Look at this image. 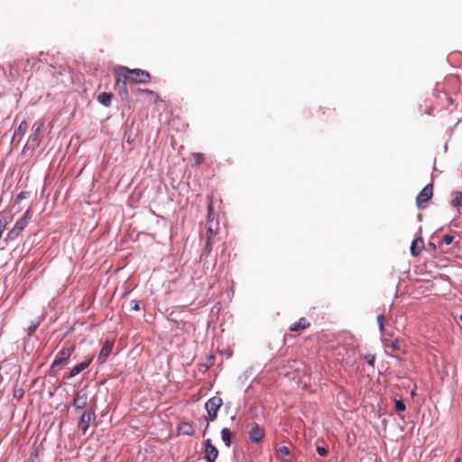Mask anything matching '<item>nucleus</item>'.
I'll use <instances>...</instances> for the list:
<instances>
[{"label":"nucleus","mask_w":462,"mask_h":462,"mask_svg":"<svg viewBox=\"0 0 462 462\" xmlns=\"http://www.w3.org/2000/svg\"><path fill=\"white\" fill-rule=\"evenodd\" d=\"M93 393L89 395V405L88 410L97 412L98 410V402L100 397L106 398L109 393L107 387L104 386L103 382H96L93 387H91Z\"/></svg>","instance_id":"nucleus-3"},{"label":"nucleus","mask_w":462,"mask_h":462,"mask_svg":"<svg viewBox=\"0 0 462 462\" xmlns=\"http://www.w3.org/2000/svg\"><path fill=\"white\" fill-rule=\"evenodd\" d=\"M249 377V372L245 371L241 376H239V380L244 383Z\"/></svg>","instance_id":"nucleus-39"},{"label":"nucleus","mask_w":462,"mask_h":462,"mask_svg":"<svg viewBox=\"0 0 462 462\" xmlns=\"http://www.w3.org/2000/svg\"><path fill=\"white\" fill-rule=\"evenodd\" d=\"M75 346H63L55 356L54 360L51 365V372L50 375L56 376L55 368L59 366H62L65 365L69 359L71 354L74 352Z\"/></svg>","instance_id":"nucleus-5"},{"label":"nucleus","mask_w":462,"mask_h":462,"mask_svg":"<svg viewBox=\"0 0 462 462\" xmlns=\"http://www.w3.org/2000/svg\"><path fill=\"white\" fill-rule=\"evenodd\" d=\"M45 124L43 120H37L32 125V134L29 136V139L23 148V152L26 150H34L39 146V136L44 129Z\"/></svg>","instance_id":"nucleus-4"},{"label":"nucleus","mask_w":462,"mask_h":462,"mask_svg":"<svg viewBox=\"0 0 462 462\" xmlns=\"http://www.w3.org/2000/svg\"><path fill=\"white\" fill-rule=\"evenodd\" d=\"M220 436L225 446L230 448L232 439L234 438V433L231 431V430L228 428H223L220 431Z\"/></svg>","instance_id":"nucleus-20"},{"label":"nucleus","mask_w":462,"mask_h":462,"mask_svg":"<svg viewBox=\"0 0 462 462\" xmlns=\"http://www.w3.org/2000/svg\"><path fill=\"white\" fill-rule=\"evenodd\" d=\"M423 248H424V240L421 236H419V237L413 239V241L411 242V245L410 246L411 254L413 257H416L420 254V252Z\"/></svg>","instance_id":"nucleus-18"},{"label":"nucleus","mask_w":462,"mask_h":462,"mask_svg":"<svg viewBox=\"0 0 462 462\" xmlns=\"http://www.w3.org/2000/svg\"><path fill=\"white\" fill-rule=\"evenodd\" d=\"M113 94L111 92H101L97 95V100L105 107H109L112 104Z\"/></svg>","instance_id":"nucleus-19"},{"label":"nucleus","mask_w":462,"mask_h":462,"mask_svg":"<svg viewBox=\"0 0 462 462\" xmlns=\"http://www.w3.org/2000/svg\"><path fill=\"white\" fill-rule=\"evenodd\" d=\"M393 351H398L401 349V341L399 339H394V341L391 344L390 346Z\"/></svg>","instance_id":"nucleus-36"},{"label":"nucleus","mask_w":462,"mask_h":462,"mask_svg":"<svg viewBox=\"0 0 462 462\" xmlns=\"http://www.w3.org/2000/svg\"><path fill=\"white\" fill-rule=\"evenodd\" d=\"M46 318V314L43 313L40 316H38L36 319H35V321H39V325L42 323V321H43Z\"/></svg>","instance_id":"nucleus-40"},{"label":"nucleus","mask_w":462,"mask_h":462,"mask_svg":"<svg viewBox=\"0 0 462 462\" xmlns=\"http://www.w3.org/2000/svg\"><path fill=\"white\" fill-rule=\"evenodd\" d=\"M27 130V124L25 121H23L17 129L14 130L12 141H14L17 136H20L21 134H24Z\"/></svg>","instance_id":"nucleus-23"},{"label":"nucleus","mask_w":462,"mask_h":462,"mask_svg":"<svg viewBox=\"0 0 462 462\" xmlns=\"http://www.w3.org/2000/svg\"><path fill=\"white\" fill-rule=\"evenodd\" d=\"M428 246H429L431 250H433V251H436V249H437V246H436L435 243H433V242H431V241H430V242H429Z\"/></svg>","instance_id":"nucleus-42"},{"label":"nucleus","mask_w":462,"mask_h":462,"mask_svg":"<svg viewBox=\"0 0 462 462\" xmlns=\"http://www.w3.org/2000/svg\"><path fill=\"white\" fill-rule=\"evenodd\" d=\"M213 246V230L211 227H209L207 231V241L206 245L203 248V251L200 254V261H202L204 258L208 257L211 251Z\"/></svg>","instance_id":"nucleus-17"},{"label":"nucleus","mask_w":462,"mask_h":462,"mask_svg":"<svg viewBox=\"0 0 462 462\" xmlns=\"http://www.w3.org/2000/svg\"><path fill=\"white\" fill-rule=\"evenodd\" d=\"M122 73L128 75V82L133 84L148 83L151 80V74L142 69H129L128 67H119Z\"/></svg>","instance_id":"nucleus-2"},{"label":"nucleus","mask_w":462,"mask_h":462,"mask_svg":"<svg viewBox=\"0 0 462 462\" xmlns=\"http://www.w3.org/2000/svg\"><path fill=\"white\" fill-rule=\"evenodd\" d=\"M90 393H92V389L89 384L74 392L71 405L76 411L88 409Z\"/></svg>","instance_id":"nucleus-1"},{"label":"nucleus","mask_w":462,"mask_h":462,"mask_svg":"<svg viewBox=\"0 0 462 462\" xmlns=\"http://www.w3.org/2000/svg\"><path fill=\"white\" fill-rule=\"evenodd\" d=\"M128 75L122 73L119 69L117 71L116 85L118 86V92L123 100L129 101V95L127 89Z\"/></svg>","instance_id":"nucleus-9"},{"label":"nucleus","mask_w":462,"mask_h":462,"mask_svg":"<svg viewBox=\"0 0 462 462\" xmlns=\"http://www.w3.org/2000/svg\"><path fill=\"white\" fill-rule=\"evenodd\" d=\"M454 462H461V459L459 457H457Z\"/></svg>","instance_id":"nucleus-44"},{"label":"nucleus","mask_w":462,"mask_h":462,"mask_svg":"<svg viewBox=\"0 0 462 462\" xmlns=\"http://www.w3.org/2000/svg\"><path fill=\"white\" fill-rule=\"evenodd\" d=\"M177 435L193 437L195 435L193 424L189 421L180 422L177 426Z\"/></svg>","instance_id":"nucleus-16"},{"label":"nucleus","mask_w":462,"mask_h":462,"mask_svg":"<svg viewBox=\"0 0 462 462\" xmlns=\"http://www.w3.org/2000/svg\"><path fill=\"white\" fill-rule=\"evenodd\" d=\"M417 218H418L419 220H421V218H422V215H421V214H418Z\"/></svg>","instance_id":"nucleus-43"},{"label":"nucleus","mask_w":462,"mask_h":462,"mask_svg":"<svg viewBox=\"0 0 462 462\" xmlns=\"http://www.w3.org/2000/svg\"><path fill=\"white\" fill-rule=\"evenodd\" d=\"M192 157L194 159V163L195 164H200L205 160L204 154L200 153V152H194V153H192Z\"/></svg>","instance_id":"nucleus-31"},{"label":"nucleus","mask_w":462,"mask_h":462,"mask_svg":"<svg viewBox=\"0 0 462 462\" xmlns=\"http://www.w3.org/2000/svg\"><path fill=\"white\" fill-rule=\"evenodd\" d=\"M137 91H138V92H142V93L145 92V93H150V94H155V92H154V91H152V90H149V89L138 88V89H137Z\"/></svg>","instance_id":"nucleus-41"},{"label":"nucleus","mask_w":462,"mask_h":462,"mask_svg":"<svg viewBox=\"0 0 462 462\" xmlns=\"http://www.w3.org/2000/svg\"><path fill=\"white\" fill-rule=\"evenodd\" d=\"M310 322L305 318H300L297 322L290 326V331L300 332L310 327Z\"/></svg>","instance_id":"nucleus-21"},{"label":"nucleus","mask_w":462,"mask_h":462,"mask_svg":"<svg viewBox=\"0 0 462 462\" xmlns=\"http://www.w3.org/2000/svg\"><path fill=\"white\" fill-rule=\"evenodd\" d=\"M376 320H377V323H378V327H379V330L381 332H383L384 330V320H385V317L383 314H379L376 318Z\"/></svg>","instance_id":"nucleus-32"},{"label":"nucleus","mask_w":462,"mask_h":462,"mask_svg":"<svg viewBox=\"0 0 462 462\" xmlns=\"http://www.w3.org/2000/svg\"><path fill=\"white\" fill-rule=\"evenodd\" d=\"M113 347L114 341L109 339L106 340L97 356V361L100 365H103L106 362V359L110 356Z\"/></svg>","instance_id":"nucleus-15"},{"label":"nucleus","mask_w":462,"mask_h":462,"mask_svg":"<svg viewBox=\"0 0 462 462\" xmlns=\"http://www.w3.org/2000/svg\"><path fill=\"white\" fill-rule=\"evenodd\" d=\"M459 319L462 322V314L460 315Z\"/></svg>","instance_id":"nucleus-46"},{"label":"nucleus","mask_w":462,"mask_h":462,"mask_svg":"<svg viewBox=\"0 0 462 462\" xmlns=\"http://www.w3.org/2000/svg\"><path fill=\"white\" fill-rule=\"evenodd\" d=\"M94 356H88L84 361H82L79 364H77L75 366H73L69 372L64 376L65 379H71L75 377L76 375L79 374L82 371H84L86 368L88 367V365L93 361Z\"/></svg>","instance_id":"nucleus-13"},{"label":"nucleus","mask_w":462,"mask_h":462,"mask_svg":"<svg viewBox=\"0 0 462 462\" xmlns=\"http://www.w3.org/2000/svg\"><path fill=\"white\" fill-rule=\"evenodd\" d=\"M214 361H215V356L214 355L208 356V359H207V364L205 365L206 368H208L211 365H213Z\"/></svg>","instance_id":"nucleus-38"},{"label":"nucleus","mask_w":462,"mask_h":462,"mask_svg":"<svg viewBox=\"0 0 462 462\" xmlns=\"http://www.w3.org/2000/svg\"><path fill=\"white\" fill-rule=\"evenodd\" d=\"M82 411L83 412L78 421V428L82 431L83 434H86L90 427L91 422L96 420L97 415L95 411H92L88 409Z\"/></svg>","instance_id":"nucleus-7"},{"label":"nucleus","mask_w":462,"mask_h":462,"mask_svg":"<svg viewBox=\"0 0 462 462\" xmlns=\"http://www.w3.org/2000/svg\"><path fill=\"white\" fill-rule=\"evenodd\" d=\"M394 409L398 413L406 410V404L402 399H394Z\"/></svg>","instance_id":"nucleus-24"},{"label":"nucleus","mask_w":462,"mask_h":462,"mask_svg":"<svg viewBox=\"0 0 462 462\" xmlns=\"http://www.w3.org/2000/svg\"><path fill=\"white\" fill-rule=\"evenodd\" d=\"M125 142L129 144H132L134 140H135V136L133 134L132 132H125Z\"/></svg>","instance_id":"nucleus-35"},{"label":"nucleus","mask_w":462,"mask_h":462,"mask_svg":"<svg viewBox=\"0 0 462 462\" xmlns=\"http://www.w3.org/2000/svg\"><path fill=\"white\" fill-rule=\"evenodd\" d=\"M199 425H203L205 424V429H204V432H203V437L206 435V432L209 427V422H211L209 420H208V415H202L199 419Z\"/></svg>","instance_id":"nucleus-29"},{"label":"nucleus","mask_w":462,"mask_h":462,"mask_svg":"<svg viewBox=\"0 0 462 462\" xmlns=\"http://www.w3.org/2000/svg\"><path fill=\"white\" fill-rule=\"evenodd\" d=\"M452 195L453 199L451 200V205L459 210V208L462 207V191H453Z\"/></svg>","instance_id":"nucleus-22"},{"label":"nucleus","mask_w":462,"mask_h":462,"mask_svg":"<svg viewBox=\"0 0 462 462\" xmlns=\"http://www.w3.org/2000/svg\"><path fill=\"white\" fill-rule=\"evenodd\" d=\"M14 214L12 208H6L0 212V240L3 238L4 231L6 226L14 220Z\"/></svg>","instance_id":"nucleus-14"},{"label":"nucleus","mask_w":462,"mask_h":462,"mask_svg":"<svg viewBox=\"0 0 462 462\" xmlns=\"http://www.w3.org/2000/svg\"><path fill=\"white\" fill-rule=\"evenodd\" d=\"M30 196V192L28 191H21L14 198V204H20L23 199H27Z\"/></svg>","instance_id":"nucleus-28"},{"label":"nucleus","mask_w":462,"mask_h":462,"mask_svg":"<svg viewBox=\"0 0 462 462\" xmlns=\"http://www.w3.org/2000/svg\"><path fill=\"white\" fill-rule=\"evenodd\" d=\"M433 197V184H427L416 197V206L419 208H425L427 202Z\"/></svg>","instance_id":"nucleus-8"},{"label":"nucleus","mask_w":462,"mask_h":462,"mask_svg":"<svg viewBox=\"0 0 462 462\" xmlns=\"http://www.w3.org/2000/svg\"><path fill=\"white\" fill-rule=\"evenodd\" d=\"M212 210L211 205H208V211L210 212Z\"/></svg>","instance_id":"nucleus-45"},{"label":"nucleus","mask_w":462,"mask_h":462,"mask_svg":"<svg viewBox=\"0 0 462 462\" xmlns=\"http://www.w3.org/2000/svg\"><path fill=\"white\" fill-rule=\"evenodd\" d=\"M278 457H288L291 455V450L287 446H281L276 448Z\"/></svg>","instance_id":"nucleus-26"},{"label":"nucleus","mask_w":462,"mask_h":462,"mask_svg":"<svg viewBox=\"0 0 462 462\" xmlns=\"http://www.w3.org/2000/svg\"><path fill=\"white\" fill-rule=\"evenodd\" d=\"M264 436V430L258 423H253L248 430V439L252 443L258 444L262 442Z\"/></svg>","instance_id":"nucleus-12"},{"label":"nucleus","mask_w":462,"mask_h":462,"mask_svg":"<svg viewBox=\"0 0 462 462\" xmlns=\"http://www.w3.org/2000/svg\"><path fill=\"white\" fill-rule=\"evenodd\" d=\"M32 215H33V211H32V208H28L27 210L23 213V215L19 219L28 225L29 220L32 218Z\"/></svg>","instance_id":"nucleus-27"},{"label":"nucleus","mask_w":462,"mask_h":462,"mask_svg":"<svg viewBox=\"0 0 462 462\" xmlns=\"http://www.w3.org/2000/svg\"><path fill=\"white\" fill-rule=\"evenodd\" d=\"M455 239V236L452 235V234H446L443 236L442 239H441V244H444L446 245H449L453 243Z\"/></svg>","instance_id":"nucleus-30"},{"label":"nucleus","mask_w":462,"mask_h":462,"mask_svg":"<svg viewBox=\"0 0 462 462\" xmlns=\"http://www.w3.org/2000/svg\"><path fill=\"white\" fill-rule=\"evenodd\" d=\"M316 449H317V453L320 457H326L328 454V449L326 446L318 445Z\"/></svg>","instance_id":"nucleus-34"},{"label":"nucleus","mask_w":462,"mask_h":462,"mask_svg":"<svg viewBox=\"0 0 462 462\" xmlns=\"http://www.w3.org/2000/svg\"><path fill=\"white\" fill-rule=\"evenodd\" d=\"M204 447V459L206 462H216L218 457V449L215 445H213L212 440L210 439H207L203 442Z\"/></svg>","instance_id":"nucleus-10"},{"label":"nucleus","mask_w":462,"mask_h":462,"mask_svg":"<svg viewBox=\"0 0 462 462\" xmlns=\"http://www.w3.org/2000/svg\"><path fill=\"white\" fill-rule=\"evenodd\" d=\"M222 404L223 401L218 396H213L205 402V409L208 412V420L210 421L217 420L218 411Z\"/></svg>","instance_id":"nucleus-6"},{"label":"nucleus","mask_w":462,"mask_h":462,"mask_svg":"<svg viewBox=\"0 0 462 462\" xmlns=\"http://www.w3.org/2000/svg\"><path fill=\"white\" fill-rule=\"evenodd\" d=\"M131 310L134 311L140 310L139 301L136 300H133L130 301Z\"/></svg>","instance_id":"nucleus-37"},{"label":"nucleus","mask_w":462,"mask_h":462,"mask_svg":"<svg viewBox=\"0 0 462 462\" xmlns=\"http://www.w3.org/2000/svg\"><path fill=\"white\" fill-rule=\"evenodd\" d=\"M39 326V321H35V319L31 321L30 325L27 328L28 338H30L32 336L33 332H35L38 329Z\"/></svg>","instance_id":"nucleus-25"},{"label":"nucleus","mask_w":462,"mask_h":462,"mask_svg":"<svg viewBox=\"0 0 462 462\" xmlns=\"http://www.w3.org/2000/svg\"><path fill=\"white\" fill-rule=\"evenodd\" d=\"M27 226L28 225L26 223L18 219L14 227L7 232L6 236L4 237V241L6 243L15 241Z\"/></svg>","instance_id":"nucleus-11"},{"label":"nucleus","mask_w":462,"mask_h":462,"mask_svg":"<svg viewBox=\"0 0 462 462\" xmlns=\"http://www.w3.org/2000/svg\"><path fill=\"white\" fill-rule=\"evenodd\" d=\"M364 359L366 361V363L371 365L372 367L374 366L375 363V356L373 354H366L364 356Z\"/></svg>","instance_id":"nucleus-33"}]
</instances>
